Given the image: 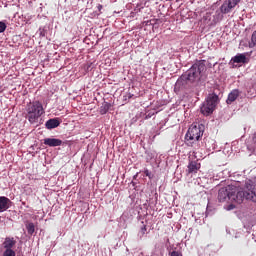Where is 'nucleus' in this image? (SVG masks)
I'll list each match as a JSON object with an SVG mask.
<instances>
[{
	"label": "nucleus",
	"mask_w": 256,
	"mask_h": 256,
	"mask_svg": "<svg viewBox=\"0 0 256 256\" xmlns=\"http://www.w3.org/2000/svg\"><path fill=\"white\" fill-rule=\"evenodd\" d=\"M15 244H17V240H15L14 237H6L2 243V248L4 250H13Z\"/></svg>",
	"instance_id": "9"
},
{
	"label": "nucleus",
	"mask_w": 256,
	"mask_h": 256,
	"mask_svg": "<svg viewBox=\"0 0 256 256\" xmlns=\"http://www.w3.org/2000/svg\"><path fill=\"white\" fill-rule=\"evenodd\" d=\"M219 97L217 94L213 93L206 98L205 102L203 103L202 107H200V112L206 117L213 114L215 108L218 105Z\"/></svg>",
	"instance_id": "5"
},
{
	"label": "nucleus",
	"mask_w": 256,
	"mask_h": 256,
	"mask_svg": "<svg viewBox=\"0 0 256 256\" xmlns=\"http://www.w3.org/2000/svg\"><path fill=\"white\" fill-rule=\"evenodd\" d=\"M233 63L237 64H245L246 63V56L244 54H238L232 58Z\"/></svg>",
	"instance_id": "13"
},
{
	"label": "nucleus",
	"mask_w": 256,
	"mask_h": 256,
	"mask_svg": "<svg viewBox=\"0 0 256 256\" xmlns=\"http://www.w3.org/2000/svg\"><path fill=\"white\" fill-rule=\"evenodd\" d=\"M253 143L256 145V133L254 134V137H253Z\"/></svg>",
	"instance_id": "23"
},
{
	"label": "nucleus",
	"mask_w": 256,
	"mask_h": 256,
	"mask_svg": "<svg viewBox=\"0 0 256 256\" xmlns=\"http://www.w3.org/2000/svg\"><path fill=\"white\" fill-rule=\"evenodd\" d=\"M243 199L256 203V184L248 180L245 184L244 191H238L237 187L228 185L218 190V201L224 203L232 201L235 203H243Z\"/></svg>",
	"instance_id": "1"
},
{
	"label": "nucleus",
	"mask_w": 256,
	"mask_h": 256,
	"mask_svg": "<svg viewBox=\"0 0 256 256\" xmlns=\"http://www.w3.org/2000/svg\"><path fill=\"white\" fill-rule=\"evenodd\" d=\"M201 168V164L197 163V161H191L189 165H187V173H197Z\"/></svg>",
	"instance_id": "12"
},
{
	"label": "nucleus",
	"mask_w": 256,
	"mask_h": 256,
	"mask_svg": "<svg viewBox=\"0 0 256 256\" xmlns=\"http://www.w3.org/2000/svg\"><path fill=\"white\" fill-rule=\"evenodd\" d=\"M205 133V125L200 123L191 124L189 130L185 135V143L188 147H192L195 150H198L200 145L199 141Z\"/></svg>",
	"instance_id": "2"
},
{
	"label": "nucleus",
	"mask_w": 256,
	"mask_h": 256,
	"mask_svg": "<svg viewBox=\"0 0 256 256\" xmlns=\"http://www.w3.org/2000/svg\"><path fill=\"white\" fill-rule=\"evenodd\" d=\"M60 124H61L60 118H51L46 121L45 127L46 129L51 130L59 127Z\"/></svg>",
	"instance_id": "10"
},
{
	"label": "nucleus",
	"mask_w": 256,
	"mask_h": 256,
	"mask_svg": "<svg viewBox=\"0 0 256 256\" xmlns=\"http://www.w3.org/2000/svg\"><path fill=\"white\" fill-rule=\"evenodd\" d=\"M242 0H226L220 7V11L223 15H227L232 12V9L236 8L239 2Z\"/></svg>",
	"instance_id": "6"
},
{
	"label": "nucleus",
	"mask_w": 256,
	"mask_h": 256,
	"mask_svg": "<svg viewBox=\"0 0 256 256\" xmlns=\"http://www.w3.org/2000/svg\"><path fill=\"white\" fill-rule=\"evenodd\" d=\"M44 114V108L41 102H33L26 108V119L31 124L38 122V119Z\"/></svg>",
	"instance_id": "4"
},
{
	"label": "nucleus",
	"mask_w": 256,
	"mask_h": 256,
	"mask_svg": "<svg viewBox=\"0 0 256 256\" xmlns=\"http://www.w3.org/2000/svg\"><path fill=\"white\" fill-rule=\"evenodd\" d=\"M12 201L9 200L6 196L0 197V213L6 212L9 208H11Z\"/></svg>",
	"instance_id": "8"
},
{
	"label": "nucleus",
	"mask_w": 256,
	"mask_h": 256,
	"mask_svg": "<svg viewBox=\"0 0 256 256\" xmlns=\"http://www.w3.org/2000/svg\"><path fill=\"white\" fill-rule=\"evenodd\" d=\"M140 232H141V234H142V235H145V234H146V232H147V226H146V225H142V226H141V231H140Z\"/></svg>",
	"instance_id": "20"
},
{
	"label": "nucleus",
	"mask_w": 256,
	"mask_h": 256,
	"mask_svg": "<svg viewBox=\"0 0 256 256\" xmlns=\"http://www.w3.org/2000/svg\"><path fill=\"white\" fill-rule=\"evenodd\" d=\"M240 96V91L238 89H233L232 92H229L226 103L231 105L237 98Z\"/></svg>",
	"instance_id": "11"
},
{
	"label": "nucleus",
	"mask_w": 256,
	"mask_h": 256,
	"mask_svg": "<svg viewBox=\"0 0 256 256\" xmlns=\"http://www.w3.org/2000/svg\"><path fill=\"white\" fill-rule=\"evenodd\" d=\"M15 251L13 249H4L2 256H15Z\"/></svg>",
	"instance_id": "16"
},
{
	"label": "nucleus",
	"mask_w": 256,
	"mask_h": 256,
	"mask_svg": "<svg viewBox=\"0 0 256 256\" xmlns=\"http://www.w3.org/2000/svg\"><path fill=\"white\" fill-rule=\"evenodd\" d=\"M138 256H143V253H140V255H138Z\"/></svg>",
	"instance_id": "26"
},
{
	"label": "nucleus",
	"mask_w": 256,
	"mask_h": 256,
	"mask_svg": "<svg viewBox=\"0 0 256 256\" xmlns=\"http://www.w3.org/2000/svg\"><path fill=\"white\" fill-rule=\"evenodd\" d=\"M235 208H236V206H235V205H232V204L227 206V210H228V211H231V210H233V209H235Z\"/></svg>",
	"instance_id": "22"
},
{
	"label": "nucleus",
	"mask_w": 256,
	"mask_h": 256,
	"mask_svg": "<svg viewBox=\"0 0 256 256\" xmlns=\"http://www.w3.org/2000/svg\"><path fill=\"white\" fill-rule=\"evenodd\" d=\"M26 229H27V233L30 235L35 233V225L32 222L26 225Z\"/></svg>",
	"instance_id": "15"
},
{
	"label": "nucleus",
	"mask_w": 256,
	"mask_h": 256,
	"mask_svg": "<svg viewBox=\"0 0 256 256\" xmlns=\"http://www.w3.org/2000/svg\"><path fill=\"white\" fill-rule=\"evenodd\" d=\"M256 46V30L253 32L251 36V42H250V47L254 48Z\"/></svg>",
	"instance_id": "17"
},
{
	"label": "nucleus",
	"mask_w": 256,
	"mask_h": 256,
	"mask_svg": "<svg viewBox=\"0 0 256 256\" xmlns=\"http://www.w3.org/2000/svg\"><path fill=\"white\" fill-rule=\"evenodd\" d=\"M111 107H112L111 103H108V102L102 103L99 110L100 115H105L106 113H108Z\"/></svg>",
	"instance_id": "14"
},
{
	"label": "nucleus",
	"mask_w": 256,
	"mask_h": 256,
	"mask_svg": "<svg viewBox=\"0 0 256 256\" xmlns=\"http://www.w3.org/2000/svg\"><path fill=\"white\" fill-rule=\"evenodd\" d=\"M7 29L5 22H0V33H4Z\"/></svg>",
	"instance_id": "18"
},
{
	"label": "nucleus",
	"mask_w": 256,
	"mask_h": 256,
	"mask_svg": "<svg viewBox=\"0 0 256 256\" xmlns=\"http://www.w3.org/2000/svg\"><path fill=\"white\" fill-rule=\"evenodd\" d=\"M22 205L26 206V202H22Z\"/></svg>",
	"instance_id": "25"
},
{
	"label": "nucleus",
	"mask_w": 256,
	"mask_h": 256,
	"mask_svg": "<svg viewBox=\"0 0 256 256\" xmlns=\"http://www.w3.org/2000/svg\"><path fill=\"white\" fill-rule=\"evenodd\" d=\"M206 70L205 62L198 61L192 67L181 75L180 80L188 83H195L201 80V74Z\"/></svg>",
	"instance_id": "3"
},
{
	"label": "nucleus",
	"mask_w": 256,
	"mask_h": 256,
	"mask_svg": "<svg viewBox=\"0 0 256 256\" xmlns=\"http://www.w3.org/2000/svg\"><path fill=\"white\" fill-rule=\"evenodd\" d=\"M170 256H183L181 252L179 251H172L171 253H169Z\"/></svg>",
	"instance_id": "19"
},
{
	"label": "nucleus",
	"mask_w": 256,
	"mask_h": 256,
	"mask_svg": "<svg viewBox=\"0 0 256 256\" xmlns=\"http://www.w3.org/2000/svg\"><path fill=\"white\" fill-rule=\"evenodd\" d=\"M144 175H146L148 178H151V172H149V170H144Z\"/></svg>",
	"instance_id": "21"
},
{
	"label": "nucleus",
	"mask_w": 256,
	"mask_h": 256,
	"mask_svg": "<svg viewBox=\"0 0 256 256\" xmlns=\"http://www.w3.org/2000/svg\"><path fill=\"white\" fill-rule=\"evenodd\" d=\"M98 9H99V11H101L103 9V6L101 4H99Z\"/></svg>",
	"instance_id": "24"
},
{
	"label": "nucleus",
	"mask_w": 256,
	"mask_h": 256,
	"mask_svg": "<svg viewBox=\"0 0 256 256\" xmlns=\"http://www.w3.org/2000/svg\"><path fill=\"white\" fill-rule=\"evenodd\" d=\"M43 143L47 147H60L62 145V140L59 138H44Z\"/></svg>",
	"instance_id": "7"
}]
</instances>
